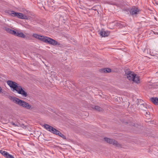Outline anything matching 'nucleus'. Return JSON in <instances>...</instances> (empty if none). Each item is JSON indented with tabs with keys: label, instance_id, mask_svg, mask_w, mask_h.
<instances>
[{
	"label": "nucleus",
	"instance_id": "f257e3e1",
	"mask_svg": "<svg viewBox=\"0 0 158 158\" xmlns=\"http://www.w3.org/2000/svg\"><path fill=\"white\" fill-rule=\"evenodd\" d=\"M7 83L9 86L12 89V91L13 92L16 91L18 94L25 97H26L27 96V93L23 89L22 87L19 86L16 82L9 80L7 81Z\"/></svg>",
	"mask_w": 158,
	"mask_h": 158
},
{
	"label": "nucleus",
	"instance_id": "f03ea898",
	"mask_svg": "<svg viewBox=\"0 0 158 158\" xmlns=\"http://www.w3.org/2000/svg\"><path fill=\"white\" fill-rule=\"evenodd\" d=\"M32 36L42 41L50 44L53 45L60 44L56 40L47 36L41 35L36 34H33Z\"/></svg>",
	"mask_w": 158,
	"mask_h": 158
},
{
	"label": "nucleus",
	"instance_id": "7ed1b4c3",
	"mask_svg": "<svg viewBox=\"0 0 158 158\" xmlns=\"http://www.w3.org/2000/svg\"><path fill=\"white\" fill-rule=\"evenodd\" d=\"M10 99L12 100L13 102L27 109L30 110L32 109V106L29 103L17 98L11 97Z\"/></svg>",
	"mask_w": 158,
	"mask_h": 158
},
{
	"label": "nucleus",
	"instance_id": "20e7f679",
	"mask_svg": "<svg viewBox=\"0 0 158 158\" xmlns=\"http://www.w3.org/2000/svg\"><path fill=\"white\" fill-rule=\"evenodd\" d=\"M126 74L127 79L130 81H133L136 83L139 82V77L135 74L134 72L131 71L126 72Z\"/></svg>",
	"mask_w": 158,
	"mask_h": 158
},
{
	"label": "nucleus",
	"instance_id": "39448f33",
	"mask_svg": "<svg viewBox=\"0 0 158 158\" xmlns=\"http://www.w3.org/2000/svg\"><path fill=\"white\" fill-rule=\"evenodd\" d=\"M104 139L105 141L110 144H112L118 147H121V145L114 139L106 137Z\"/></svg>",
	"mask_w": 158,
	"mask_h": 158
},
{
	"label": "nucleus",
	"instance_id": "423d86ee",
	"mask_svg": "<svg viewBox=\"0 0 158 158\" xmlns=\"http://www.w3.org/2000/svg\"><path fill=\"white\" fill-rule=\"evenodd\" d=\"M44 126L46 129L55 134L57 131L56 129L48 124H45Z\"/></svg>",
	"mask_w": 158,
	"mask_h": 158
},
{
	"label": "nucleus",
	"instance_id": "0eeeda50",
	"mask_svg": "<svg viewBox=\"0 0 158 158\" xmlns=\"http://www.w3.org/2000/svg\"><path fill=\"white\" fill-rule=\"evenodd\" d=\"M0 153L6 158H14L13 156L10 154L6 152L1 150H0Z\"/></svg>",
	"mask_w": 158,
	"mask_h": 158
},
{
	"label": "nucleus",
	"instance_id": "6e6552de",
	"mask_svg": "<svg viewBox=\"0 0 158 158\" xmlns=\"http://www.w3.org/2000/svg\"><path fill=\"white\" fill-rule=\"evenodd\" d=\"M139 11V10L138 8L135 7L132 8L131 9L130 12L131 15H133L137 14Z\"/></svg>",
	"mask_w": 158,
	"mask_h": 158
},
{
	"label": "nucleus",
	"instance_id": "1a4fd4ad",
	"mask_svg": "<svg viewBox=\"0 0 158 158\" xmlns=\"http://www.w3.org/2000/svg\"><path fill=\"white\" fill-rule=\"evenodd\" d=\"M99 34L102 37H106L109 35V32L107 31H105L103 29H102L99 32Z\"/></svg>",
	"mask_w": 158,
	"mask_h": 158
},
{
	"label": "nucleus",
	"instance_id": "9d476101",
	"mask_svg": "<svg viewBox=\"0 0 158 158\" xmlns=\"http://www.w3.org/2000/svg\"><path fill=\"white\" fill-rule=\"evenodd\" d=\"M16 17L22 19H28V17L27 16L20 13L17 12Z\"/></svg>",
	"mask_w": 158,
	"mask_h": 158
},
{
	"label": "nucleus",
	"instance_id": "9b49d317",
	"mask_svg": "<svg viewBox=\"0 0 158 158\" xmlns=\"http://www.w3.org/2000/svg\"><path fill=\"white\" fill-rule=\"evenodd\" d=\"M151 101L155 105H158V98L153 97L150 99Z\"/></svg>",
	"mask_w": 158,
	"mask_h": 158
},
{
	"label": "nucleus",
	"instance_id": "f8f14e48",
	"mask_svg": "<svg viewBox=\"0 0 158 158\" xmlns=\"http://www.w3.org/2000/svg\"><path fill=\"white\" fill-rule=\"evenodd\" d=\"M55 134L60 136L64 139H66L65 136L57 130Z\"/></svg>",
	"mask_w": 158,
	"mask_h": 158
},
{
	"label": "nucleus",
	"instance_id": "ddd939ff",
	"mask_svg": "<svg viewBox=\"0 0 158 158\" xmlns=\"http://www.w3.org/2000/svg\"><path fill=\"white\" fill-rule=\"evenodd\" d=\"M92 108L96 110L99 111H103V109L101 107L97 106H92Z\"/></svg>",
	"mask_w": 158,
	"mask_h": 158
},
{
	"label": "nucleus",
	"instance_id": "4468645a",
	"mask_svg": "<svg viewBox=\"0 0 158 158\" xmlns=\"http://www.w3.org/2000/svg\"><path fill=\"white\" fill-rule=\"evenodd\" d=\"M146 105L145 103L141 104L139 106V107L140 109L142 110H146L147 109Z\"/></svg>",
	"mask_w": 158,
	"mask_h": 158
},
{
	"label": "nucleus",
	"instance_id": "2eb2a0df",
	"mask_svg": "<svg viewBox=\"0 0 158 158\" xmlns=\"http://www.w3.org/2000/svg\"><path fill=\"white\" fill-rule=\"evenodd\" d=\"M111 69L109 68L103 69H102V72L105 73H109L111 72Z\"/></svg>",
	"mask_w": 158,
	"mask_h": 158
},
{
	"label": "nucleus",
	"instance_id": "dca6fc26",
	"mask_svg": "<svg viewBox=\"0 0 158 158\" xmlns=\"http://www.w3.org/2000/svg\"><path fill=\"white\" fill-rule=\"evenodd\" d=\"M10 15L13 17H16L17 12H15L14 11H10L9 13Z\"/></svg>",
	"mask_w": 158,
	"mask_h": 158
},
{
	"label": "nucleus",
	"instance_id": "f3484780",
	"mask_svg": "<svg viewBox=\"0 0 158 158\" xmlns=\"http://www.w3.org/2000/svg\"><path fill=\"white\" fill-rule=\"evenodd\" d=\"M18 35V36L19 37H22L23 38H24L26 37V35H25L22 32H19Z\"/></svg>",
	"mask_w": 158,
	"mask_h": 158
},
{
	"label": "nucleus",
	"instance_id": "a211bd4d",
	"mask_svg": "<svg viewBox=\"0 0 158 158\" xmlns=\"http://www.w3.org/2000/svg\"><path fill=\"white\" fill-rule=\"evenodd\" d=\"M143 101L141 100H139L138 101V102L137 103V104L138 106H139L141 104L143 103Z\"/></svg>",
	"mask_w": 158,
	"mask_h": 158
},
{
	"label": "nucleus",
	"instance_id": "6ab92c4d",
	"mask_svg": "<svg viewBox=\"0 0 158 158\" xmlns=\"http://www.w3.org/2000/svg\"><path fill=\"white\" fill-rule=\"evenodd\" d=\"M11 124H12V125L14 126L15 127H19V124H15V123L13 122H11Z\"/></svg>",
	"mask_w": 158,
	"mask_h": 158
},
{
	"label": "nucleus",
	"instance_id": "aec40b11",
	"mask_svg": "<svg viewBox=\"0 0 158 158\" xmlns=\"http://www.w3.org/2000/svg\"><path fill=\"white\" fill-rule=\"evenodd\" d=\"M13 32L14 33L13 34V35H14L15 36H18V34L19 32H17L14 31Z\"/></svg>",
	"mask_w": 158,
	"mask_h": 158
},
{
	"label": "nucleus",
	"instance_id": "412c9836",
	"mask_svg": "<svg viewBox=\"0 0 158 158\" xmlns=\"http://www.w3.org/2000/svg\"><path fill=\"white\" fill-rule=\"evenodd\" d=\"M19 127H22L23 128H24V127H25V126L23 124H19Z\"/></svg>",
	"mask_w": 158,
	"mask_h": 158
},
{
	"label": "nucleus",
	"instance_id": "4be33fe9",
	"mask_svg": "<svg viewBox=\"0 0 158 158\" xmlns=\"http://www.w3.org/2000/svg\"><path fill=\"white\" fill-rule=\"evenodd\" d=\"M11 30H12V29H11L10 28H7L6 29V31H7L9 33H10V31Z\"/></svg>",
	"mask_w": 158,
	"mask_h": 158
},
{
	"label": "nucleus",
	"instance_id": "5701e85b",
	"mask_svg": "<svg viewBox=\"0 0 158 158\" xmlns=\"http://www.w3.org/2000/svg\"><path fill=\"white\" fill-rule=\"evenodd\" d=\"M149 89L151 88L152 87V86L150 84H148L147 85Z\"/></svg>",
	"mask_w": 158,
	"mask_h": 158
},
{
	"label": "nucleus",
	"instance_id": "b1692460",
	"mask_svg": "<svg viewBox=\"0 0 158 158\" xmlns=\"http://www.w3.org/2000/svg\"><path fill=\"white\" fill-rule=\"evenodd\" d=\"M14 30H12L10 31V33L11 34H12L13 35V34L14 33L13 32H14Z\"/></svg>",
	"mask_w": 158,
	"mask_h": 158
},
{
	"label": "nucleus",
	"instance_id": "393cba45",
	"mask_svg": "<svg viewBox=\"0 0 158 158\" xmlns=\"http://www.w3.org/2000/svg\"><path fill=\"white\" fill-rule=\"evenodd\" d=\"M14 30H12L10 31V33L11 34H12L13 35V34L14 33L13 32H14Z\"/></svg>",
	"mask_w": 158,
	"mask_h": 158
},
{
	"label": "nucleus",
	"instance_id": "a878e982",
	"mask_svg": "<svg viewBox=\"0 0 158 158\" xmlns=\"http://www.w3.org/2000/svg\"><path fill=\"white\" fill-rule=\"evenodd\" d=\"M2 91V89L1 87H0V93H1Z\"/></svg>",
	"mask_w": 158,
	"mask_h": 158
},
{
	"label": "nucleus",
	"instance_id": "bb28decb",
	"mask_svg": "<svg viewBox=\"0 0 158 158\" xmlns=\"http://www.w3.org/2000/svg\"><path fill=\"white\" fill-rule=\"evenodd\" d=\"M94 7H93L92 8V9H93V10H95V9H94Z\"/></svg>",
	"mask_w": 158,
	"mask_h": 158
},
{
	"label": "nucleus",
	"instance_id": "cd10ccee",
	"mask_svg": "<svg viewBox=\"0 0 158 158\" xmlns=\"http://www.w3.org/2000/svg\"><path fill=\"white\" fill-rule=\"evenodd\" d=\"M94 7H93L92 8V9H93V10H95V9H94Z\"/></svg>",
	"mask_w": 158,
	"mask_h": 158
},
{
	"label": "nucleus",
	"instance_id": "c85d7f7f",
	"mask_svg": "<svg viewBox=\"0 0 158 158\" xmlns=\"http://www.w3.org/2000/svg\"><path fill=\"white\" fill-rule=\"evenodd\" d=\"M146 113L147 114H148V112H146Z\"/></svg>",
	"mask_w": 158,
	"mask_h": 158
}]
</instances>
